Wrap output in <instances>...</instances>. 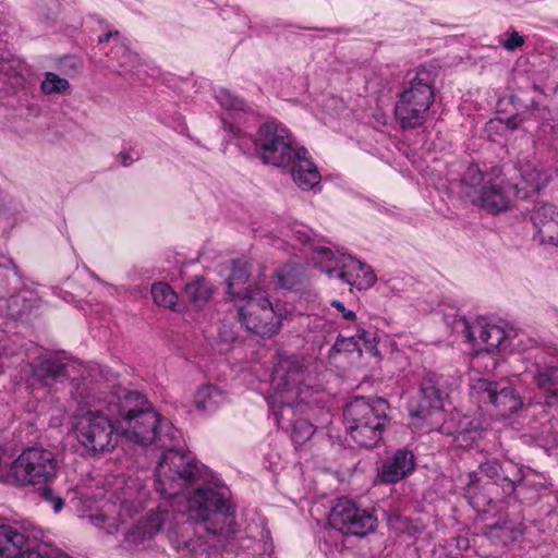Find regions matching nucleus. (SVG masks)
<instances>
[{"label":"nucleus","instance_id":"nucleus-1","mask_svg":"<svg viewBox=\"0 0 558 558\" xmlns=\"http://www.w3.org/2000/svg\"><path fill=\"white\" fill-rule=\"evenodd\" d=\"M112 411L117 414L119 436L147 446L157 441L162 450L153 482L155 490L165 499L175 498L201 478V468L183 450L182 434L170 422L162 420L146 397L122 387L112 388Z\"/></svg>","mask_w":558,"mask_h":558},{"label":"nucleus","instance_id":"nucleus-2","mask_svg":"<svg viewBox=\"0 0 558 558\" xmlns=\"http://www.w3.org/2000/svg\"><path fill=\"white\" fill-rule=\"evenodd\" d=\"M81 413L75 416L73 432L78 444L89 454L113 449L119 440L117 414L111 407L113 391L105 377L94 387L76 386Z\"/></svg>","mask_w":558,"mask_h":558},{"label":"nucleus","instance_id":"nucleus-3","mask_svg":"<svg viewBox=\"0 0 558 558\" xmlns=\"http://www.w3.org/2000/svg\"><path fill=\"white\" fill-rule=\"evenodd\" d=\"M158 535H163L170 546L178 553L194 555L206 551L202 536L190 537V526L179 522V512L168 500L148 510L123 533L122 545L128 550H148L155 545Z\"/></svg>","mask_w":558,"mask_h":558},{"label":"nucleus","instance_id":"nucleus-4","mask_svg":"<svg viewBox=\"0 0 558 558\" xmlns=\"http://www.w3.org/2000/svg\"><path fill=\"white\" fill-rule=\"evenodd\" d=\"M104 498L80 518L107 535H116L150 499L145 478L136 473L114 477Z\"/></svg>","mask_w":558,"mask_h":558},{"label":"nucleus","instance_id":"nucleus-5","mask_svg":"<svg viewBox=\"0 0 558 558\" xmlns=\"http://www.w3.org/2000/svg\"><path fill=\"white\" fill-rule=\"evenodd\" d=\"M314 378L303 356L279 354L270 378L271 395L267 402L270 411L280 423L290 420L295 410L294 403L316 402L319 389L313 385Z\"/></svg>","mask_w":558,"mask_h":558},{"label":"nucleus","instance_id":"nucleus-6","mask_svg":"<svg viewBox=\"0 0 558 558\" xmlns=\"http://www.w3.org/2000/svg\"><path fill=\"white\" fill-rule=\"evenodd\" d=\"M246 263L234 262L227 281L228 301L234 303L238 316L245 328L262 337L276 335L281 327V315L277 313L265 291L247 284Z\"/></svg>","mask_w":558,"mask_h":558},{"label":"nucleus","instance_id":"nucleus-7","mask_svg":"<svg viewBox=\"0 0 558 558\" xmlns=\"http://www.w3.org/2000/svg\"><path fill=\"white\" fill-rule=\"evenodd\" d=\"M463 194L484 210L497 214L509 209L519 198L518 190L497 168L483 173L478 166L471 165L462 178Z\"/></svg>","mask_w":558,"mask_h":558},{"label":"nucleus","instance_id":"nucleus-8","mask_svg":"<svg viewBox=\"0 0 558 558\" xmlns=\"http://www.w3.org/2000/svg\"><path fill=\"white\" fill-rule=\"evenodd\" d=\"M187 513L197 524L196 532L227 537L235 524L234 506L222 494L209 487L197 488L187 499Z\"/></svg>","mask_w":558,"mask_h":558},{"label":"nucleus","instance_id":"nucleus-9","mask_svg":"<svg viewBox=\"0 0 558 558\" xmlns=\"http://www.w3.org/2000/svg\"><path fill=\"white\" fill-rule=\"evenodd\" d=\"M389 404L383 398L356 397L344 409V422L352 440L360 447L373 448L389 424Z\"/></svg>","mask_w":558,"mask_h":558},{"label":"nucleus","instance_id":"nucleus-10","mask_svg":"<svg viewBox=\"0 0 558 558\" xmlns=\"http://www.w3.org/2000/svg\"><path fill=\"white\" fill-rule=\"evenodd\" d=\"M32 376L41 386L52 387L66 379L71 380L72 395L77 399L76 385L94 387L106 376L97 365H84L63 356H43L32 364Z\"/></svg>","mask_w":558,"mask_h":558},{"label":"nucleus","instance_id":"nucleus-11","mask_svg":"<svg viewBox=\"0 0 558 558\" xmlns=\"http://www.w3.org/2000/svg\"><path fill=\"white\" fill-rule=\"evenodd\" d=\"M433 77L424 68L409 78V86L402 92L395 107V116L403 130L422 126L434 102Z\"/></svg>","mask_w":558,"mask_h":558},{"label":"nucleus","instance_id":"nucleus-12","mask_svg":"<svg viewBox=\"0 0 558 558\" xmlns=\"http://www.w3.org/2000/svg\"><path fill=\"white\" fill-rule=\"evenodd\" d=\"M57 472L54 454L40 447L25 449L11 464L2 462L1 482L13 485H37L49 482Z\"/></svg>","mask_w":558,"mask_h":558},{"label":"nucleus","instance_id":"nucleus-13","mask_svg":"<svg viewBox=\"0 0 558 558\" xmlns=\"http://www.w3.org/2000/svg\"><path fill=\"white\" fill-rule=\"evenodd\" d=\"M298 146L290 131L281 123L267 121L262 124L254 140V149L264 163L284 167L292 162Z\"/></svg>","mask_w":558,"mask_h":558},{"label":"nucleus","instance_id":"nucleus-14","mask_svg":"<svg viewBox=\"0 0 558 558\" xmlns=\"http://www.w3.org/2000/svg\"><path fill=\"white\" fill-rule=\"evenodd\" d=\"M314 251L319 256L318 266L329 278H337L359 290H366L375 284L376 276L371 266L355 257L336 254L325 246L316 247Z\"/></svg>","mask_w":558,"mask_h":558},{"label":"nucleus","instance_id":"nucleus-15","mask_svg":"<svg viewBox=\"0 0 558 558\" xmlns=\"http://www.w3.org/2000/svg\"><path fill=\"white\" fill-rule=\"evenodd\" d=\"M458 325L462 327L466 340L477 347L473 365L476 366L481 360L488 359L492 368H495L496 361L490 353L505 347L508 339L506 330L485 319H477L470 324L466 319L461 318Z\"/></svg>","mask_w":558,"mask_h":558},{"label":"nucleus","instance_id":"nucleus-16","mask_svg":"<svg viewBox=\"0 0 558 558\" xmlns=\"http://www.w3.org/2000/svg\"><path fill=\"white\" fill-rule=\"evenodd\" d=\"M377 519L366 509L347 498H340L329 513V524L345 534L364 536L374 531Z\"/></svg>","mask_w":558,"mask_h":558},{"label":"nucleus","instance_id":"nucleus-17","mask_svg":"<svg viewBox=\"0 0 558 558\" xmlns=\"http://www.w3.org/2000/svg\"><path fill=\"white\" fill-rule=\"evenodd\" d=\"M447 395L439 387L438 377L432 375L422 384L417 408L411 407L412 425L415 428L434 429L437 424L434 416H442L444 402Z\"/></svg>","mask_w":558,"mask_h":558},{"label":"nucleus","instance_id":"nucleus-18","mask_svg":"<svg viewBox=\"0 0 558 558\" xmlns=\"http://www.w3.org/2000/svg\"><path fill=\"white\" fill-rule=\"evenodd\" d=\"M472 390L481 401L494 405L501 416H508L523 405L521 397L511 387L499 383L478 379L472 385Z\"/></svg>","mask_w":558,"mask_h":558},{"label":"nucleus","instance_id":"nucleus-19","mask_svg":"<svg viewBox=\"0 0 558 558\" xmlns=\"http://www.w3.org/2000/svg\"><path fill=\"white\" fill-rule=\"evenodd\" d=\"M41 539L40 527L0 523V558H19L27 545Z\"/></svg>","mask_w":558,"mask_h":558},{"label":"nucleus","instance_id":"nucleus-20","mask_svg":"<svg viewBox=\"0 0 558 558\" xmlns=\"http://www.w3.org/2000/svg\"><path fill=\"white\" fill-rule=\"evenodd\" d=\"M504 481L506 482L502 486L505 493L517 492L518 497L529 501L535 500L538 493L547 488L546 480L530 468H518L512 477L505 476Z\"/></svg>","mask_w":558,"mask_h":558},{"label":"nucleus","instance_id":"nucleus-21","mask_svg":"<svg viewBox=\"0 0 558 558\" xmlns=\"http://www.w3.org/2000/svg\"><path fill=\"white\" fill-rule=\"evenodd\" d=\"M521 181L515 183L519 198H527L532 194L539 192L553 179L554 170L542 163L524 161L519 166Z\"/></svg>","mask_w":558,"mask_h":558},{"label":"nucleus","instance_id":"nucleus-22","mask_svg":"<svg viewBox=\"0 0 558 558\" xmlns=\"http://www.w3.org/2000/svg\"><path fill=\"white\" fill-rule=\"evenodd\" d=\"M414 468L413 453L405 449H399L383 463L376 480L383 484H396L407 478L414 471Z\"/></svg>","mask_w":558,"mask_h":558},{"label":"nucleus","instance_id":"nucleus-23","mask_svg":"<svg viewBox=\"0 0 558 558\" xmlns=\"http://www.w3.org/2000/svg\"><path fill=\"white\" fill-rule=\"evenodd\" d=\"M292 159L291 175L294 183L303 191L315 190L320 183V173L317 166L304 147L296 150Z\"/></svg>","mask_w":558,"mask_h":558},{"label":"nucleus","instance_id":"nucleus-24","mask_svg":"<svg viewBox=\"0 0 558 558\" xmlns=\"http://www.w3.org/2000/svg\"><path fill=\"white\" fill-rule=\"evenodd\" d=\"M532 221L541 243L558 246V208L543 204L534 209Z\"/></svg>","mask_w":558,"mask_h":558},{"label":"nucleus","instance_id":"nucleus-25","mask_svg":"<svg viewBox=\"0 0 558 558\" xmlns=\"http://www.w3.org/2000/svg\"><path fill=\"white\" fill-rule=\"evenodd\" d=\"M442 433L450 434L459 447L470 448L483 437L485 428L477 418L463 416L458 421L456 429H451L449 423L440 426Z\"/></svg>","mask_w":558,"mask_h":558},{"label":"nucleus","instance_id":"nucleus-26","mask_svg":"<svg viewBox=\"0 0 558 558\" xmlns=\"http://www.w3.org/2000/svg\"><path fill=\"white\" fill-rule=\"evenodd\" d=\"M312 402L302 401L295 402L293 405L295 412L293 415L290 414V420L286 421V423H280L278 417L274 415L279 427H281L282 429L291 430V437L295 444L305 442L315 433V427L312 423L302 417L296 418V415L303 414L305 409Z\"/></svg>","mask_w":558,"mask_h":558},{"label":"nucleus","instance_id":"nucleus-27","mask_svg":"<svg viewBox=\"0 0 558 558\" xmlns=\"http://www.w3.org/2000/svg\"><path fill=\"white\" fill-rule=\"evenodd\" d=\"M227 402V396L217 386L203 385L194 395L195 408L204 413H213Z\"/></svg>","mask_w":558,"mask_h":558},{"label":"nucleus","instance_id":"nucleus-28","mask_svg":"<svg viewBox=\"0 0 558 558\" xmlns=\"http://www.w3.org/2000/svg\"><path fill=\"white\" fill-rule=\"evenodd\" d=\"M534 380L541 390L548 395L546 396V404L551 407L558 401V366L547 365L538 367Z\"/></svg>","mask_w":558,"mask_h":558},{"label":"nucleus","instance_id":"nucleus-29","mask_svg":"<svg viewBox=\"0 0 558 558\" xmlns=\"http://www.w3.org/2000/svg\"><path fill=\"white\" fill-rule=\"evenodd\" d=\"M111 56L118 61L120 73H130L141 64L140 56L130 48L126 39L119 40V44L113 46Z\"/></svg>","mask_w":558,"mask_h":558},{"label":"nucleus","instance_id":"nucleus-30","mask_svg":"<svg viewBox=\"0 0 558 558\" xmlns=\"http://www.w3.org/2000/svg\"><path fill=\"white\" fill-rule=\"evenodd\" d=\"M213 289L203 278H196L185 284L184 295L196 307H202L211 296Z\"/></svg>","mask_w":558,"mask_h":558},{"label":"nucleus","instance_id":"nucleus-31","mask_svg":"<svg viewBox=\"0 0 558 558\" xmlns=\"http://www.w3.org/2000/svg\"><path fill=\"white\" fill-rule=\"evenodd\" d=\"M151 295L155 303L159 306L174 308L178 302L177 293L165 282L154 283L151 287Z\"/></svg>","mask_w":558,"mask_h":558},{"label":"nucleus","instance_id":"nucleus-32","mask_svg":"<svg viewBox=\"0 0 558 558\" xmlns=\"http://www.w3.org/2000/svg\"><path fill=\"white\" fill-rule=\"evenodd\" d=\"M69 87L70 84L65 78L52 72H47L45 80L41 82V90L46 95L62 94L66 92Z\"/></svg>","mask_w":558,"mask_h":558},{"label":"nucleus","instance_id":"nucleus-33","mask_svg":"<svg viewBox=\"0 0 558 558\" xmlns=\"http://www.w3.org/2000/svg\"><path fill=\"white\" fill-rule=\"evenodd\" d=\"M216 99L227 110H242L244 108V101L228 89H219L216 93Z\"/></svg>","mask_w":558,"mask_h":558},{"label":"nucleus","instance_id":"nucleus-34","mask_svg":"<svg viewBox=\"0 0 558 558\" xmlns=\"http://www.w3.org/2000/svg\"><path fill=\"white\" fill-rule=\"evenodd\" d=\"M298 268L294 265H286L276 272L277 281L282 288H292L298 278Z\"/></svg>","mask_w":558,"mask_h":558},{"label":"nucleus","instance_id":"nucleus-35","mask_svg":"<svg viewBox=\"0 0 558 558\" xmlns=\"http://www.w3.org/2000/svg\"><path fill=\"white\" fill-rule=\"evenodd\" d=\"M501 471L502 468L497 461H486L480 465V472L492 480L498 478Z\"/></svg>","mask_w":558,"mask_h":558},{"label":"nucleus","instance_id":"nucleus-36","mask_svg":"<svg viewBox=\"0 0 558 558\" xmlns=\"http://www.w3.org/2000/svg\"><path fill=\"white\" fill-rule=\"evenodd\" d=\"M524 44V38L517 32L508 35V38L502 40L501 45L505 49L513 51Z\"/></svg>","mask_w":558,"mask_h":558},{"label":"nucleus","instance_id":"nucleus-37","mask_svg":"<svg viewBox=\"0 0 558 558\" xmlns=\"http://www.w3.org/2000/svg\"><path fill=\"white\" fill-rule=\"evenodd\" d=\"M330 305L335 307L342 316L343 319L348 322H354L356 319V315L353 311L345 308L344 304L340 301H331Z\"/></svg>","mask_w":558,"mask_h":558},{"label":"nucleus","instance_id":"nucleus-38","mask_svg":"<svg viewBox=\"0 0 558 558\" xmlns=\"http://www.w3.org/2000/svg\"><path fill=\"white\" fill-rule=\"evenodd\" d=\"M44 498L51 504L52 509L54 512H59L63 508V500L59 497L53 495V493L50 489H45L43 493Z\"/></svg>","mask_w":558,"mask_h":558},{"label":"nucleus","instance_id":"nucleus-39","mask_svg":"<svg viewBox=\"0 0 558 558\" xmlns=\"http://www.w3.org/2000/svg\"><path fill=\"white\" fill-rule=\"evenodd\" d=\"M351 339L355 340L356 345L360 341H363L365 348H369L372 345V335L362 329H359L357 333L352 336Z\"/></svg>","mask_w":558,"mask_h":558},{"label":"nucleus","instance_id":"nucleus-40","mask_svg":"<svg viewBox=\"0 0 558 558\" xmlns=\"http://www.w3.org/2000/svg\"><path fill=\"white\" fill-rule=\"evenodd\" d=\"M110 39H113V41H114V46H116V45H118V44H119V40H124L125 38H124V37H122L118 31H114V32H108V33H107V34H105L104 36H100V37L98 38V41H99L100 44H102V43H107V41H109Z\"/></svg>","mask_w":558,"mask_h":558},{"label":"nucleus","instance_id":"nucleus-41","mask_svg":"<svg viewBox=\"0 0 558 558\" xmlns=\"http://www.w3.org/2000/svg\"><path fill=\"white\" fill-rule=\"evenodd\" d=\"M137 157L135 156V153L132 151V150H129V151H121L119 154V159L121 161V163L125 167L130 166L131 163L134 162V160L136 159Z\"/></svg>","mask_w":558,"mask_h":558},{"label":"nucleus","instance_id":"nucleus-42","mask_svg":"<svg viewBox=\"0 0 558 558\" xmlns=\"http://www.w3.org/2000/svg\"><path fill=\"white\" fill-rule=\"evenodd\" d=\"M448 546H454L460 549H466L469 547V541L464 537L452 538L448 542Z\"/></svg>","mask_w":558,"mask_h":558},{"label":"nucleus","instance_id":"nucleus-43","mask_svg":"<svg viewBox=\"0 0 558 558\" xmlns=\"http://www.w3.org/2000/svg\"><path fill=\"white\" fill-rule=\"evenodd\" d=\"M469 477H470L469 486H472V485H474L477 482V474L476 473L470 474Z\"/></svg>","mask_w":558,"mask_h":558}]
</instances>
